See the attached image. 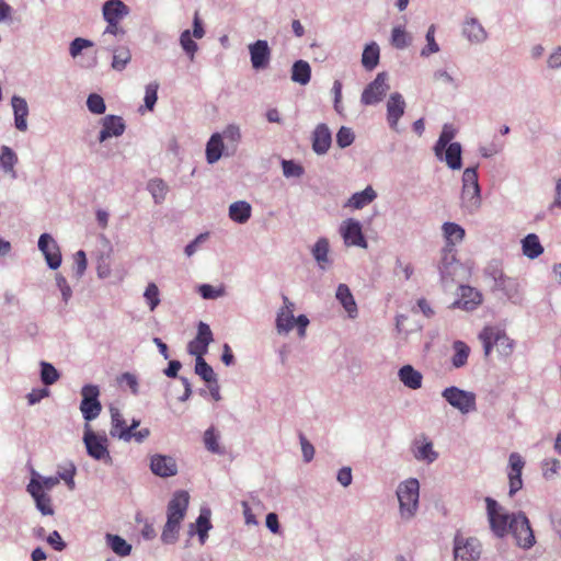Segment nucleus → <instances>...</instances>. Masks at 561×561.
Instances as JSON below:
<instances>
[{"instance_id": "f257e3e1", "label": "nucleus", "mask_w": 561, "mask_h": 561, "mask_svg": "<svg viewBox=\"0 0 561 561\" xmlns=\"http://www.w3.org/2000/svg\"><path fill=\"white\" fill-rule=\"evenodd\" d=\"M190 495L186 491L179 490L173 493L167 506V522L161 533V541L164 545H174L179 539L181 524L186 515Z\"/></svg>"}, {"instance_id": "f03ea898", "label": "nucleus", "mask_w": 561, "mask_h": 561, "mask_svg": "<svg viewBox=\"0 0 561 561\" xmlns=\"http://www.w3.org/2000/svg\"><path fill=\"white\" fill-rule=\"evenodd\" d=\"M461 182L460 207L465 214L474 215L482 205L477 167L466 168L462 173Z\"/></svg>"}, {"instance_id": "7ed1b4c3", "label": "nucleus", "mask_w": 561, "mask_h": 561, "mask_svg": "<svg viewBox=\"0 0 561 561\" xmlns=\"http://www.w3.org/2000/svg\"><path fill=\"white\" fill-rule=\"evenodd\" d=\"M399 501L400 516L404 520L412 519L419 510L420 483L415 478L399 483L396 491Z\"/></svg>"}, {"instance_id": "20e7f679", "label": "nucleus", "mask_w": 561, "mask_h": 561, "mask_svg": "<svg viewBox=\"0 0 561 561\" xmlns=\"http://www.w3.org/2000/svg\"><path fill=\"white\" fill-rule=\"evenodd\" d=\"M479 340L482 343L484 356H489L494 346H496L500 356L508 357L512 355L515 342L510 339L504 330L496 327H485L479 333Z\"/></svg>"}, {"instance_id": "39448f33", "label": "nucleus", "mask_w": 561, "mask_h": 561, "mask_svg": "<svg viewBox=\"0 0 561 561\" xmlns=\"http://www.w3.org/2000/svg\"><path fill=\"white\" fill-rule=\"evenodd\" d=\"M485 504L488 520L492 533L497 538L505 537L513 526V518L515 513L508 514L497 503V501L490 496L485 497Z\"/></svg>"}, {"instance_id": "423d86ee", "label": "nucleus", "mask_w": 561, "mask_h": 561, "mask_svg": "<svg viewBox=\"0 0 561 561\" xmlns=\"http://www.w3.org/2000/svg\"><path fill=\"white\" fill-rule=\"evenodd\" d=\"M82 440L87 454L92 459L104 462L105 465H112L113 458L108 450V439L106 435L95 433L89 424H85Z\"/></svg>"}, {"instance_id": "0eeeda50", "label": "nucleus", "mask_w": 561, "mask_h": 561, "mask_svg": "<svg viewBox=\"0 0 561 561\" xmlns=\"http://www.w3.org/2000/svg\"><path fill=\"white\" fill-rule=\"evenodd\" d=\"M442 397L446 402H448V404L460 411L462 414H468L477 408L476 394L456 386L445 388L442 391Z\"/></svg>"}, {"instance_id": "6e6552de", "label": "nucleus", "mask_w": 561, "mask_h": 561, "mask_svg": "<svg viewBox=\"0 0 561 561\" xmlns=\"http://www.w3.org/2000/svg\"><path fill=\"white\" fill-rule=\"evenodd\" d=\"M81 402H80V411L82 413L83 420L87 424L93 420H95L101 411L102 404L99 400L100 389L96 385H84L81 388Z\"/></svg>"}, {"instance_id": "1a4fd4ad", "label": "nucleus", "mask_w": 561, "mask_h": 561, "mask_svg": "<svg viewBox=\"0 0 561 561\" xmlns=\"http://www.w3.org/2000/svg\"><path fill=\"white\" fill-rule=\"evenodd\" d=\"M510 533L516 539L517 546L523 549H530L536 542L529 519L524 512L514 514L513 526Z\"/></svg>"}, {"instance_id": "9d476101", "label": "nucleus", "mask_w": 561, "mask_h": 561, "mask_svg": "<svg viewBox=\"0 0 561 561\" xmlns=\"http://www.w3.org/2000/svg\"><path fill=\"white\" fill-rule=\"evenodd\" d=\"M387 81L388 73L379 72L376 78L365 87L360 95V102L364 105H375L382 101L383 96L389 90V84Z\"/></svg>"}, {"instance_id": "9b49d317", "label": "nucleus", "mask_w": 561, "mask_h": 561, "mask_svg": "<svg viewBox=\"0 0 561 561\" xmlns=\"http://www.w3.org/2000/svg\"><path fill=\"white\" fill-rule=\"evenodd\" d=\"M38 250L43 253L46 264L50 270H57L62 262L60 248L55 239L47 232L39 236Z\"/></svg>"}, {"instance_id": "f8f14e48", "label": "nucleus", "mask_w": 561, "mask_h": 561, "mask_svg": "<svg viewBox=\"0 0 561 561\" xmlns=\"http://www.w3.org/2000/svg\"><path fill=\"white\" fill-rule=\"evenodd\" d=\"M480 553V545L476 538H455L454 561H478Z\"/></svg>"}, {"instance_id": "ddd939ff", "label": "nucleus", "mask_w": 561, "mask_h": 561, "mask_svg": "<svg viewBox=\"0 0 561 561\" xmlns=\"http://www.w3.org/2000/svg\"><path fill=\"white\" fill-rule=\"evenodd\" d=\"M340 232L346 245L367 248V241L363 234L362 225L358 220L348 218L341 225Z\"/></svg>"}, {"instance_id": "4468645a", "label": "nucleus", "mask_w": 561, "mask_h": 561, "mask_svg": "<svg viewBox=\"0 0 561 561\" xmlns=\"http://www.w3.org/2000/svg\"><path fill=\"white\" fill-rule=\"evenodd\" d=\"M387 123L392 130L398 131L400 118L404 115L407 103L399 92H393L387 101Z\"/></svg>"}, {"instance_id": "2eb2a0df", "label": "nucleus", "mask_w": 561, "mask_h": 561, "mask_svg": "<svg viewBox=\"0 0 561 561\" xmlns=\"http://www.w3.org/2000/svg\"><path fill=\"white\" fill-rule=\"evenodd\" d=\"M150 470L157 477L170 478L178 473V463L172 456L156 454L150 458Z\"/></svg>"}, {"instance_id": "dca6fc26", "label": "nucleus", "mask_w": 561, "mask_h": 561, "mask_svg": "<svg viewBox=\"0 0 561 561\" xmlns=\"http://www.w3.org/2000/svg\"><path fill=\"white\" fill-rule=\"evenodd\" d=\"M249 54L252 68L263 70L267 68L271 60V48L267 41L257 39L249 45Z\"/></svg>"}, {"instance_id": "f3484780", "label": "nucleus", "mask_w": 561, "mask_h": 561, "mask_svg": "<svg viewBox=\"0 0 561 561\" xmlns=\"http://www.w3.org/2000/svg\"><path fill=\"white\" fill-rule=\"evenodd\" d=\"M101 130L99 141L104 142L108 138L119 137L125 133L126 125L123 117L117 115H106L101 119Z\"/></svg>"}, {"instance_id": "a211bd4d", "label": "nucleus", "mask_w": 561, "mask_h": 561, "mask_svg": "<svg viewBox=\"0 0 561 561\" xmlns=\"http://www.w3.org/2000/svg\"><path fill=\"white\" fill-rule=\"evenodd\" d=\"M332 144V133L329 126L324 123H320L316 126L311 134V146L312 150L318 156L325 154Z\"/></svg>"}, {"instance_id": "6ab92c4d", "label": "nucleus", "mask_w": 561, "mask_h": 561, "mask_svg": "<svg viewBox=\"0 0 561 561\" xmlns=\"http://www.w3.org/2000/svg\"><path fill=\"white\" fill-rule=\"evenodd\" d=\"M481 301L482 296L476 288L461 285L459 287V298L451 304V308L472 311L481 304Z\"/></svg>"}, {"instance_id": "aec40b11", "label": "nucleus", "mask_w": 561, "mask_h": 561, "mask_svg": "<svg viewBox=\"0 0 561 561\" xmlns=\"http://www.w3.org/2000/svg\"><path fill=\"white\" fill-rule=\"evenodd\" d=\"M462 35L471 44H482L488 39V32L477 18H466L462 23Z\"/></svg>"}, {"instance_id": "412c9836", "label": "nucleus", "mask_w": 561, "mask_h": 561, "mask_svg": "<svg viewBox=\"0 0 561 561\" xmlns=\"http://www.w3.org/2000/svg\"><path fill=\"white\" fill-rule=\"evenodd\" d=\"M457 265L458 262L456 259L455 249H451L450 247H444L442 250V257L438 263V272L443 283H447L449 279H453V276L457 270Z\"/></svg>"}, {"instance_id": "4be33fe9", "label": "nucleus", "mask_w": 561, "mask_h": 561, "mask_svg": "<svg viewBox=\"0 0 561 561\" xmlns=\"http://www.w3.org/2000/svg\"><path fill=\"white\" fill-rule=\"evenodd\" d=\"M19 163V157L16 152L7 145L0 146V172L8 176L11 180L18 179V173L15 170L16 164Z\"/></svg>"}, {"instance_id": "5701e85b", "label": "nucleus", "mask_w": 561, "mask_h": 561, "mask_svg": "<svg viewBox=\"0 0 561 561\" xmlns=\"http://www.w3.org/2000/svg\"><path fill=\"white\" fill-rule=\"evenodd\" d=\"M102 50L113 54L111 67L115 71H123L131 60V51L128 46H112L110 44L101 46Z\"/></svg>"}, {"instance_id": "b1692460", "label": "nucleus", "mask_w": 561, "mask_h": 561, "mask_svg": "<svg viewBox=\"0 0 561 561\" xmlns=\"http://www.w3.org/2000/svg\"><path fill=\"white\" fill-rule=\"evenodd\" d=\"M492 290L501 291L514 304H517L520 300L519 284L516 278L504 275L492 284Z\"/></svg>"}, {"instance_id": "393cba45", "label": "nucleus", "mask_w": 561, "mask_h": 561, "mask_svg": "<svg viewBox=\"0 0 561 561\" xmlns=\"http://www.w3.org/2000/svg\"><path fill=\"white\" fill-rule=\"evenodd\" d=\"M330 243L327 238H319L311 248V254L321 271H327L333 263L329 256Z\"/></svg>"}, {"instance_id": "a878e982", "label": "nucleus", "mask_w": 561, "mask_h": 561, "mask_svg": "<svg viewBox=\"0 0 561 561\" xmlns=\"http://www.w3.org/2000/svg\"><path fill=\"white\" fill-rule=\"evenodd\" d=\"M335 298L346 311L350 319H355L358 316L357 304L354 296L346 284H340L335 291Z\"/></svg>"}, {"instance_id": "bb28decb", "label": "nucleus", "mask_w": 561, "mask_h": 561, "mask_svg": "<svg viewBox=\"0 0 561 561\" xmlns=\"http://www.w3.org/2000/svg\"><path fill=\"white\" fill-rule=\"evenodd\" d=\"M106 22H119L129 14V8L122 0H107L102 8Z\"/></svg>"}, {"instance_id": "cd10ccee", "label": "nucleus", "mask_w": 561, "mask_h": 561, "mask_svg": "<svg viewBox=\"0 0 561 561\" xmlns=\"http://www.w3.org/2000/svg\"><path fill=\"white\" fill-rule=\"evenodd\" d=\"M436 157L439 161H445L449 169L459 170L462 167V147L460 142H451Z\"/></svg>"}, {"instance_id": "c85d7f7f", "label": "nucleus", "mask_w": 561, "mask_h": 561, "mask_svg": "<svg viewBox=\"0 0 561 561\" xmlns=\"http://www.w3.org/2000/svg\"><path fill=\"white\" fill-rule=\"evenodd\" d=\"M11 105L14 114V126L20 131H25L27 129V115H28V105L24 98L19 95H13L11 99Z\"/></svg>"}, {"instance_id": "c756f323", "label": "nucleus", "mask_w": 561, "mask_h": 561, "mask_svg": "<svg viewBox=\"0 0 561 561\" xmlns=\"http://www.w3.org/2000/svg\"><path fill=\"white\" fill-rule=\"evenodd\" d=\"M399 380L409 389L417 390L422 387L423 376L412 365H403L398 370Z\"/></svg>"}, {"instance_id": "7c9ffc66", "label": "nucleus", "mask_w": 561, "mask_h": 561, "mask_svg": "<svg viewBox=\"0 0 561 561\" xmlns=\"http://www.w3.org/2000/svg\"><path fill=\"white\" fill-rule=\"evenodd\" d=\"M442 231L446 240L445 247H450L451 249H455L456 244L460 243L466 236L465 229L460 225L451 221L444 222Z\"/></svg>"}, {"instance_id": "2f4dec72", "label": "nucleus", "mask_w": 561, "mask_h": 561, "mask_svg": "<svg viewBox=\"0 0 561 561\" xmlns=\"http://www.w3.org/2000/svg\"><path fill=\"white\" fill-rule=\"evenodd\" d=\"M252 214L251 205L245 201H238L229 206V218L237 224H245Z\"/></svg>"}, {"instance_id": "473e14b6", "label": "nucleus", "mask_w": 561, "mask_h": 561, "mask_svg": "<svg viewBox=\"0 0 561 561\" xmlns=\"http://www.w3.org/2000/svg\"><path fill=\"white\" fill-rule=\"evenodd\" d=\"M523 254L530 260L539 257L543 253V247L536 233H528L522 240Z\"/></svg>"}, {"instance_id": "72a5a7b5", "label": "nucleus", "mask_w": 561, "mask_h": 561, "mask_svg": "<svg viewBox=\"0 0 561 561\" xmlns=\"http://www.w3.org/2000/svg\"><path fill=\"white\" fill-rule=\"evenodd\" d=\"M224 151V141L222 136L218 133H215L210 136L209 140L206 145V160L209 164H214L217 162Z\"/></svg>"}, {"instance_id": "f704fd0d", "label": "nucleus", "mask_w": 561, "mask_h": 561, "mask_svg": "<svg viewBox=\"0 0 561 561\" xmlns=\"http://www.w3.org/2000/svg\"><path fill=\"white\" fill-rule=\"evenodd\" d=\"M196 535L201 545H204L208 538V533L213 528L210 522V510L202 508L195 520Z\"/></svg>"}, {"instance_id": "c9c22d12", "label": "nucleus", "mask_w": 561, "mask_h": 561, "mask_svg": "<svg viewBox=\"0 0 561 561\" xmlns=\"http://www.w3.org/2000/svg\"><path fill=\"white\" fill-rule=\"evenodd\" d=\"M380 59V49L376 42H371L364 47L362 54V65L367 71L374 70Z\"/></svg>"}, {"instance_id": "e433bc0d", "label": "nucleus", "mask_w": 561, "mask_h": 561, "mask_svg": "<svg viewBox=\"0 0 561 561\" xmlns=\"http://www.w3.org/2000/svg\"><path fill=\"white\" fill-rule=\"evenodd\" d=\"M291 80L301 85H306L311 79V67L302 59L296 60L291 67Z\"/></svg>"}, {"instance_id": "4c0bfd02", "label": "nucleus", "mask_w": 561, "mask_h": 561, "mask_svg": "<svg viewBox=\"0 0 561 561\" xmlns=\"http://www.w3.org/2000/svg\"><path fill=\"white\" fill-rule=\"evenodd\" d=\"M377 197V193L371 186H367L360 192L354 193L348 202L347 206H351L355 209H362L363 207L370 204Z\"/></svg>"}, {"instance_id": "58836bf2", "label": "nucleus", "mask_w": 561, "mask_h": 561, "mask_svg": "<svg viewBox=\"0 0 561 561\" xmlns=\"http://www.w3.org/2000/svg\"><path fill=\"white\" fill-rule=\"evenodd\" d=\"M105 540L112 551L119 557H127L131 552V545L128 543L122 536L106 534Z\"/></svg>"}, {"instance_id": "ea45409f", "label": "nucleus", "mask_w": 561, "mask_h": 561, "mask_svg": "<svg viewBox=\"0 0 561 561\" xmlns=\"http://www.w3.org/2000/svg\"><path fill=\"white\" fill-rule=\"evenodd\" d=\"M454 355L451 357V365L454 368L463 367L470 354V347L462 341L457 340L453 343Z\"/></svg>"}, {"instance_id": "a19ab883", "label": "nucleus", "mask_w": 561, "mask_h": 561, "mask_svg": "<svg viewBox=\"0 0 561 561\" xmlns=\"http://www.w3.org/2000/svg\"><path fill=\"white\" fill-rule=\"evenodd\" d=\"M204 445L205 448L215 455H225L226 449L219 444V434L214 426L208 427L204 433Z\"/></svg>"}, {"instance_id": "79ce46f5", "label": "nucleus", "mask_w": 561, "mask_h": 561, "mask_svg": "<svg viewBox=\"0 0 561 561\" xmlns=\"http://www.w3.org/2000/svg\"><path fill=\"white\" fill-rule=\"evenodd\" d=\"M296 317L291 311L280 310L276 316V330L279 334L289 333L295 327Z\"/></svg>"}, {"instance_id": "37998d69", "label": "nucleus", "mask_w": 561, "mask_h": 561, "mask_svg": "<svg viewBox=\"0 0 561 561\" xmlns=\"http://www.w3.org/2000/svg\"><path fill=\"white\" fill-rule=\"evenodd\" d=\"M455 135H456V131L451 125L445 124L443 126L440 135L434 145V153L436 157H440L439 152H442L446 148V146L451 144V140L454 139Z\"/></svg>"}, {"instance_id": "c03bdc74", "label": "nucleus", "mask_w": 561, "mask_h": 561, "mask_svg": "<svg viewBox=\"0 0 561 561\" xmlns=\"http://www.w3.org/2000/svg\"><path fill=\"white\" fill-rule=\"evenodd\" d=\"M412 43V37L408 34L403 26L398 25L392 28L391 44L397 49H404Z\"/></svg>"}, {"instance_id": "a18cd8bd", "label": "nucleus", "mask_w": 561, "mask_h": 561, "mask_svg": "<svg viewBox=\"0 0 561 561\" xmlns=\"http://www.w3.org/2000/svg\"><path fill=\"white\" fill-rule=\"evenodd\" d=\"M147 190L151 194L156 204H161L165 199L168 187L163 180L152 179L147 184Z\"/></svg>"}, {"instance_id": "49530a36", "label": "nucleus", "mask_w": 561, "mask_h": 561, "mask_svg": "<svg viewBox=\"0 0 561 561\" xmlns=\"http://www.w3.org/2000/svg\"><path fill=\"white\" fill-rule=\"evenodd\" d=\"M195 374L198 375L205 382L211 383L217 379L213 367L205 360L204 357L195 358Z\"/></svg>"}, {"instance_id": "de8ad7c7", "label": "nucleus", "mask_w": 561, "mask_h": 561, "mask_svg": "<svg viewBox=\"0 0 561 561\" xmlns=\"http://www.w3.org/2000/svg\"><path fill=\"white\" fill-rule=\"evenodd\" d=\"M435 32H436V26L434 24H432L428 28H427V32L425 34V39H426V46L423 47L421 49V53L420 55L424 58H427L430 57L431 55L433 54H436L439 51L440 47L439 45L437 44V42L435 41Z\"/></svg>"}, {"instance_id": "09e8293b", "label": "nucleus", "mask_w": 561, "mask_h": 561, "mask_svg": "<svg viewBox=\"0 0 561 561\" xmlns=\"http://www.w3.org/2000/svg\"><path fill=\"white\" fill-rule=\"evenodd\" d=\"M414 457L417 460L426 461L427 463L434 462L438 454L433 449V444L430 440H426L424 444L419 446L414 451Z\"/></svg>"}, {"instance_id": "8fccbe9b", "label": "nucleus", "mask_w": 561, "mask_h": 561, "mask_svg": "<svg viewBox=\"0 0 561 561\" xmlns=\"http://www.w3.org/2000/svg\"><path fill=\"white\" fill-rule=\"evenodd\" d=\"M59 377V371L50 363L41 362V380L45 386L55 383Z\"/></svg>"}, {"instance_id": "3c124183", "label": "nucleus", "mask_w": 561, "mask_h": 561, "mask_svg": "<svg viewBox=\"0 0 561 561\" xmlns=\"http://www.w3.org/2000/svg\"><path fill=\"white\" fill-rule=\"evenodd\" d=\"M110 413H111L110 435L112 437H117V432H121L124 428H127V425H126V422H125L118 408L110 407Z\"/></svg>"}, {"instance_id": "603ef678", "label": "nucleus", "mask_w": 561, "mask_h": 561, "mask_svg": "<svg viewBox=\"0 0 561 561\" xmlns=\"http://www.w3.org/2000/svg\"><path fill=\"white\" fill-rule=\"evenodd\" d=\"M280 164L283 169V174L287 179L300 178L305 173L304 167L294 160L283 159L280 161Z\"/></svg>"}, {"instance_id": "864d4df0", "label": "nucleus", "mask_w": 561, "mask_h": 561, "mask_svg": "<svg viewBox=\"0 0 561 561\" xmlns=\"http://www.w3.org/2000/svg\"><path fill=\"white\" fill-rule=\"evenodd\" d=\"M87 107L92 114L101 115L106 111L104 99L98 93L89 94L87 99Z\"/></svg>"}, {"instance_id": "5fc2aeb1", "label": "nucleus", "mask_w": 561, "mask_h": 561, "mask_svg": "<svg viewBox=\"0 0 561 561\" xmlns=\"http://www.w3.org/2000/svg\"><path fill=\"white\" fill-rule=\"evenodd\" d=\"M180 44L183 50L190 56L191 59L194 58L195 53L198 49L196 42L192 38V33L190 30H185L180 35Z\"/></svg>"}, {"instance_id": "6e6d98bb", "label": "nucleus", "mask_w": 561, "mask_h": 561, "mask_svg": "<svg viewBox=\"0 0 561 561\" xmlns=\"http://www.w3.org/2000/svg\"><path fill=\"white\" fill-rule=\"evenodd\" d=\"M355 140V135L352 128L342 126L336 133V145L341 148L350 147Z\"/></svg>"}, {"instance_id": "4d7b16f0", "label": "nucleus", "mask_w": 561, "mask_h": 561, "mask_svg": "<svg viewBox=\"0 0 561 561\" xmlns=\"http://www.w3.org/2000/svg\"><path fill=\"white\" fill-rule=\"evenodd\" d=\"M505 274L499 260L490 261L484 268V276L489 278L492 282V284L499 280Z\"/></svg>"}, {"instance_id": "13d9d810", "label": "nucleus", "mask_w": 561, "mask_h": 561, "mask_svg": "<svg viewBox=\"0 0 561 561\" xmlns=\"http://www.w3.org/2000/svg\"><path fill=\"white\" fill-rule=\"evenodd\" d=\"M144 297L150 310L153 311L160 304L158 286L154 283H149L144 293Z\"/></svg>"}, {"instance_id": "bf43d9fd", "label": "nucleus", "mask_w": 561, "mask_h": 561, "mask_svg": "<svg viewBox=\"0 0 561 561\" xmlns=\"http://www.w3.org/2000/svg\"><path fill=\"white\" fill-rule=\"evenodd\" d=\"M195 339H197V342L201 344H204V346H209V344L214 341L210 327L207 323L199 321L197 324V334Z\"/></svg>"}, {"instance_id": "052dcab7", "label": "nucleus", "mask_w": 561, "mask_h": 561, "mask_svg": "<svg viewBox=\"0 0 561 561\" xmlns=\"http://www.w3.org/2000/svg\"><path fill=\"white\" fill-rule=\"evenodd\" d=\"M158 89L159 84L157 82H151L146 87L144 102L146 108H148L149 111H152L157 103Z\"/></svg>"}, {"instance_id": "680f3d73", "label": "nucleus", "mask_w": 561, "mask_h": 561, "mask_svg": "<svg viewBox=\"0 0 561 561\" xmlns=\"http://www.w3.org/2000/svg\"><path fill=\"white\" fill-rule=\"evenodd\" d=\"M41 474L36 471L32 472V478L30 483L26 486V491L30 493V495L35 500L36 497H41V495L45 494L44 488L41 483Z\"/></svg>"}, {"instance_id": "e2e57ef3", "label": "nucleus", "mask_w": 561, "mask_h": 561, "mask_svg": "<svg viewBox=\"0 0 561 561\" xmlns=\"http://www.w3.org/2000/svg\"><path fill=\"white\" fill-rule=\"evenodd\" d=\"M92 46V41L82 37H76L69 45V54L72 58H76L82 53L83 49Z\"/></svg>"}, {"instance_id": "0e129e2a", "label": "nucleus", "mask_w": 561, "mask_h": 561, "mask_svg": "<svg viewBox=\"0 0 561 561\" xmlns=\"http://www.w3.org/2000/svg\"><path fill=\"white\" fill-rule=\"evenodd\" d=\"M198 294L202 296L203 299H217L221 296H224L225 290L222 287H214L209 284H202L198 287Z\"/></svg>"}, {"instance_id": "69168bd1", "label": "nucleus", "mask_w": 561, "mask_h": 561, "mask_svg": "<svg viewBox=\"0 0 561 561\" xmlns=\"http://www.w3.org/2000/svg\"><path fill=\"white\" fill-rule=\"evenodd\" d=\"M55 279H56V285H57L58 289L60 290L62 301L65 304H68L72 297L71 287L69 286L66 277L64 275H61L60 273L56 274Z\"/></svg>"}, {"instance_id": "338daca9", "label": "nucleus", "mask_w": 561, "mask_h": 561, "mask_svg": "<svg viewBox=\"0 0 561 561\" xmlns=\"http://www.w3.org/2000/svg\"><path fill=\"white\" fill-rule=\"evenodd\" d=\"M542 474L546 479H551L561 468V463L556 458L545 459L541 463Z\"/></svg>"}, {"instance_id": "774afa93", "label": "nucleus", "mask_w": 561, "mask_h": 561, "mask_svg": "<svg viewBox=\"0 0 561 561\" xmlns=\"http://www.w3.org/2000/svg\"><path fill=\"white\" fill-rule=\"evenodd\" d=\"M36 508L45 516H49L54 514V508L51 506V499L46 493L41 495V497H36L35 500Z\"/></svg>"}]
</instances>
